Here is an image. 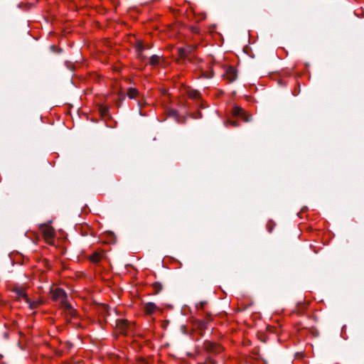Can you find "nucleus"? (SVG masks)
<instances>
[{"label": "nucleus", "mask_w": 364, "mask_h": 364, "mask_svg": "<svg viewBox=\"0 0 364 364\" xmlns=\"http://www.w3.org/2000/svg\"><path fill=\"white\" fill-rule=\"evenodd\" d=\"M52 298L55 301H59L62 307L65 308L73 315L74 310L67 301V294L61 288H55L50 290Z\"/></svg>", "instance_id": "nucleus-1"}, {"label": "nucleus", "mask_w": 364, "mask_h": 364, "mask_svg": "<svg viewBox=\"0 0 364 364\" xmlns=\"http://www.w3.org/2000/svg\"><path fill=\"white\" fill-rule=\"evenodd\" d=\"M41 231L47 243H53V240L55 236L54 229L49 225L43 224L40 226Z\"/></svg>", "instance_id": "nucleus-2"}, {"label": "nucleus", "mask_w": 364, "mask_h": 364, "mask_svg": "<svg viewBox=\"0 0 364 364\" xmlns=\"http://www.w3.org/2000/svg\"><path fill=\"white\" fill-rule=\"evenodd\" d=\"M204 346H205V350L208 353H213V354H218V353H221L223 350V348L221 346H220L215 343L210 342V341H206L204 343Z\"/></svg>", "instance_id": "nucleus-3"}, {"label": "nucleus", "mask_w": 364, "mask_h": 364, "mask_svg": "<svg viewBox=\"0 0 364 364\" xmlns=\"http://www.w3.org/2000/svg\"><path fill=\"white\" fill-rule=\"evenodd\" d=\"M197 45H188L183 48H180L178 49V55L180 58L183 60H185L188 55L191 54L196 48Z\"/></svg>", "instance_id": "nucleus-4"}, {"label": "nucleus", "mask_w": 364, "mask_h": 364, "mask_svg": "<svg viewBox=\"0 0 364 364\" xmlns=\"http://www.w3.org/2000/svg\"><path fill=\"white\" fill-rule=\"evenodd\" d=\"M223 76L230 82H232L237 79V71L233 67H228L225 69Z\"/></svg>", "instance_id": "nucleus-5"}, {"label": "nucleus", "mask_w": 364, "mask_h": 364, "mask_svg": "<svg viewBox=\"0 0 364 364\" xmlns=\"http://www.w3.org/2000/svg\"><path fill=\"white\" fill-rule=\"evenodd\" d=\"M232 114L235 117H242L245 122H248L250 120L249 117L246 115L245 111L240 107L235 106L233 107Z\"/></svg>", "instance_id": "nucleus-6"}, {"label": "nucleus", "mask_w": 364, "mask_h": 364, "mask_svg": "<svg viewBox=\"0 0 364 364\" xmlns=\"http://www.w3.org/2000/svg\"><path fill=\"white\" fill-rule=\"evenodd\" d=\"M144 309L146 314L151 315L156 311V310L157 309V306L154 303L149 302L144 305Z\"/></svg>", "instance_id": "nucleus-7"}, {"label": "nucleus", "mask_w": 364, "mask_h": 364, "mask_svg": "<svg viewBox=\"0 0 364 364\" xmlns=\"http://www.w3.org/2000/svg\"><path fill=\"white\" fill-rule=\"evenodd\" d=\"M135 49H136V55H137L138 58H139L141 59L145 58V56L143 55V51L146 49V47L142 43L139 42L136 45Z\"/></svg>", "instance_id": "nucleus-8"}, {"label": "nucleus", "mask_w": 364, "mask_h": 364, "mask_svg": "<svg viewBox=\"0 0 364 364\" xmlns=\"http://www.w3.org/2000/svg\"><path fill=\"white\" fill-rule=\"evenodd\" d=\"M14 291L16 292L17 296L18 299H23L26 300V302H28V298L27 296V294L25 291V290L21 287H18L14 289Z\"/></svg>", "instance_id": "nucleus-9"}, {"label": "nucleus", "mask_w": 364, "mask_h": 364, "mask_svg": "<svg viewBox=\"0 0 364 364\" xmlns=\"http://www.w3.org/2000/svg\"><path fill=\"white\" fill-rule=\"evenodd\" d=\"M139 91L136 88L129 87L127 90V95L130 99H135L139 95Z\"/></svg>", "instance_id": "nucleus-10"}, {"label": "nucleus", "mask_w": 364, "mask_h": 364, "mask_svg": "<svg viewBox=\"0 0 364 364\" xmlns=\"http://www.w3.org/2000/svg\"><path fill=\"white\" fill-rule=\"evenodd\" d=\"M102 255L98 252H94L90 256V259L92 262L97 263L101 261Z\"/></svg>", "instance_id": "nucleus-11"}, {"label": "nucleus", "mask_w": 364, "mask_h": 364, "mask_svg": "<svg viewBox=\"0 0 364 364\" xmlns=\"http://www.w3.org/2000/svg\"><path fill=\"white\" fill-rule=\"evenodd\" d=\"M159 61H160V56L159 55H153L150 57V59H149V63L151 65H157L159 63Z\"/></svg>", "instance_id": "nucleus-12"}, {"label": "nucleus", "mask_w": 364, "mask_h": 364, "mask_svg": "<svg viewBox=\"0 0 364 364\" xmlns=\"http://www.w3.org/2000/svg\"><path fill=\"white\" fill-rule=\"evenodd\" d=\"M214 73L212 70V68H210V70H202V76L205 78H211L213 76Z\"/></svg>", "instance_id": "nucleus-13"}, {"label": "nucleus", "mask_w": 364, "mask_h": 364, "mask_svg": "<svg viewBox=\"0 0 364 364\" xmlns=\"http://www.w3.org/2000/svg\"><path fill=\"white\" fill-rule=\"evenodd\" d=\"M27 303L29 304L30 309H36V307H38L41 304V301L38 300V301H31L30 299H28V302H27Z\"/></svg>", "instance_id": "nucleus-14"}, {"label": "nucleus", "mask_w": 364, "mask_h": 364, "mask_svg": "<svg viewBox=\"0 0 364 364\" xmlns=\"http://www.w3.org/2000/svg\"><path fill=\"white\" fill-rule=\"evenodd\" d=\"M128 322L127 320H120L117 323V326L119 328H121L122 331L124 333V328L127 326Z\"/></svg>", "instance_id": "nucleus-15"}, {"label": "nucleus", "mask_w": 364, "mask_h": 364, "mask_svg": "<svg viewBox=\"0 0 364 364\" xmlns=\"http://www.w3.org/2000/svg\"><path fill=\"white\" fill-rule=\"evenodd\" d=\"M153 287L156 291V293H159L161 289H162V286L160 283H158V282H156L153 284Z\"/></svg>", "instance_id": "nucleus-16"}, {"label": "nucleus", "mask_w": 364, "mask_h": 364, "mask_svg": "<svg viewBox=\"0 0 364 364\" xmlns=\"http://www.w3.org/2000/svg\"><path fill=\"white\" fill-rule=\"evenodd\" d=\"M205 302H203H203H200V308H201V309H202V308H203V306H204V305H205Z\"/></svg>", "instance_id": "nucleus-17"}, {"label": "nucleus", "mask_w": 364, "mask_h": 364, "mask_svg": "<svg viewBox=\"0 0 364 364\" xmlns=\"http://www.w3.org/2000/svg\"><path fill=\"white\" fill-rule=\"evenodd\" d=\"M231 124H232L233 126H237V124H236L235 122H231Z\"/></svg>", "instance_id": "nucleus-18"}, {"label": "nucleus", "mask_w": 364, "mask_h": 364, "mask_svg": "<svg viewBox=\"0 0 364 364\" xmlns=\"http://www.w3.org/2000/svg\"><path fill=\"white\" fill-rule=\"evenodd\" d=\"M106 112H107V110L105 109V110H103V114H106Z\"/></svg>", "instance_id": "nucleus-19"}]
</instances>
